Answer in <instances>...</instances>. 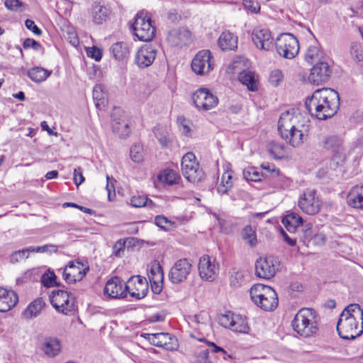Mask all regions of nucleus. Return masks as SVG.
I'll return each mask as SVG.
<instances>
[{
	"label": "nucleus",
	"instance_id": "39",
	"mask_svg": "<svg viewBox=\"0 0 363 363\" xmlns=\"http://www.w3.org/2000/svg\"><path fill=\"white\" fill-rule=\"evenodd\" d=\"M272 289V288L271 286L262 284H254L250 290V295L252 301L255 303L257 300L263 298V296L265 295L267 291H270Z\"/></svg>",
	"mask_w": 363,
	"mask_h": 363
},
{
	"label": "nucleus",
	"instance_id": "30",
	"mask_svg": "<svg viewBox=\"0 0 363 363\" xmlns=\"http://www.w3.org/2000/svg\"><path fill=\"white\" fill-rule=\"evenodd\" d=\"M155 138L162 147L170 148L174 137L166 128L155 127L153 130Z\"/></svg>",
	"mask_w": 363,
	"mask_h": 363
},
{
	"label": "nucleus",
	"instance_id": "61",
	"mask_svg": "<svg viewBox=\"0 0 363 363\" xmlns=\"http://www.w3.org/2000/svg\"><path fill=\"white\" fill-rule=\"evenodd\" d=\"M201 341H205L208 345L212 347L211 352L212 353H220L223 355V358L225 359L226 352L225 350L219 346H217L214 342L207 341L204 338L200 340Z\"/></svg>",
	"mask_w": 363,
	"mask_h": 363
},
{
	"label": "nucleus",
	"instance_id": "24",
	"mask_svg": "<svg viewBox=\"0 0 363 363\" xmlns=\"http://www.w3.org/2000/svg\"><path fill=\"white\" fill-rule=\"evenodd\" d=\"M104 294L112 298H120L126 296L127 290L122 280L117 277L109 279L104 287Z\"/></svg>",
	"mask_w": 363,
	"mask_h": 363
},
{
	"label": "nucleus",
	"instance_id": "11",
	"mask_svg": "<svg viewBox=\"0 0 363 363\" xmlns=\"http://www.w3.org/2000/svg\"><path fill=\"white\" fill-rule=\"evenodd\" d=\"M148 283L145 277L132 276L125 284V289L131 297L138 300L143 298L148 292Z\"/></svg>",
	"mask_w": 363,
	"mask_h": 363
},
{
	"label": "nucleus",
	"instance_id": "8",
	"mask_svg": "<svg viewBox=\"0 0 363 363\" xmlns=\"http://www.w3.org/2000/svg\"><path fill=\"white\" fill-rule=\"evenodd\" d=\"M280 263L272 256L260 257L255 263V274L262 279H269L279 270Z\"/></svg>",
	"mask_w": 363,
	"mask_h": 363
},
{
	"label": "nucleus",
	"instance_id": "53",
	"mask_svg": "<svg viewBox=\"0 0 363 363\" xmlns=\"http://www.w3.org/2000/svg\"><path fill=\"white\" fill-rule=\"evenodd\" d=\"M5 7L12 11H21V8L23 3L20 0H6L4 2Z\"/></svg>",
	"mask_w": 363,
	"mask_h": 363
},
{
	"label": "nucleus",
	"instance_id": "36",
	"mask_svg": "<svg viewBox=\"0 0 363 363\" xmlns=\"http://www.w3.org/2000/svg\"><path fill=\"white\" fill-rule=\"evenodd\" d=\"M233 187L232 172L225 171L220 179V184L217 186V192L220 195L227 194Z\"/></svg>",
	"mask_w": 363,
	"mask_h": 363
},
{
	"label": "nucleus",
	"instance_id": "28",
	"mask_svg": "<svg viewBox=\"0 0 363 363\" xmlns=\"http://www.w3.org/2000/svg\"><path fill=\"white\" fill-rule=\"evenodd\" d=\"M218 45L222 50H234L238 48V37L229 31H224L218 40Z\"/></svg>",
	"mask_w": 363,
	"mask_h": 363
},
{
	"label": "nucleus",
	"instance_id": "25",
	"mask_svg": "<svg viewBox=\"0 0 363 363\" xmlns=\"http://www.w3.org/2000/svg\"><path fill=\"white\" fill-rule=\"evenodd\" d=\"M18 301V296L14 291L0 287V312L9 311Z\"/></svg>",
	"mask_w": 363,
	"mask_h": 363
},
{
	"label": "nucleus",
	"instance_id": "41",
	"mask_svg": "<svg viewBox=\"0 0 363 363\" xmlns=\"http://www.w3.org/2000/svg\"><path fill=\"white\" fill-rule=\"evenodd\" d=\"M93 99L98 109H103L106 106L107 99L106 94L103 91L102 87L100 85H96L94 87Z\"/></svg>",
	"mask_w": 363,
	"mask_h": 363
},
{
	"label": "nucleus",
	"instance_id": "31",
	"mask_svg": "<svg viewBox=\"0 0 363 363\" xmlns=\"http://www.w3.org/2000/svg\"><path fill=\"white\" fill-rule=\"evenodd\" d=\"M42 349L46 355L55 357L61 351L60 341L56 337H46Z\"/></svg>",
	"mask_w": 363,
	"mask_h": 363
},
{
	"label": "nucleus",
	"instance_id": "40",
	"mask_svg": "<svg viewBox=\"0 0 363 363\" xmlns=\"http://www.w3.org/2000/svg\"><path fill=\"white\" fill-rule=\"evenodd\" d=\"M68 292L65 290L57 289L52 291L50 296V300L52 306L58 311L60 307H62V301L67 298Z\"/></svg>",
	"mask_w": 363,
	"mask_h": 363
},
{
	"label": "nucleus",
	"instance_id": "45",
	"mask_svg": "<svg viewBox=\"0 0 363 363\" xmlns=\"http://www.w3.org/2000/svg\"><path fill=\"white\" fill-rule=\"evenodd\" d=\"M244 282L243 272L238 268H233L230 272V283L231 286L238 288Z\"/></svg>",
	"mask_w": 363,
	"mask_h": 363
},
{
	"label": "nucleus",
	"instance_id": "64",
	"mask_svg": "<svg viewBox=\"0 0 363 363\" xmlns=\"http://www.w3.org/2000/svg\"><path fill=\"white\" fill-rule=\"evenodd\" d=\"M162 280H152L150 281L151 284V289L155 294H159L162 289Z\"/></svg>",
	"mask_w": 363,
	"mask_h": 363
},
{
	"label": "nucleus",
	"instance_id": "2",
	"mask_svg": "<svg viewBox=\"0 0 363 363\" xmlns=\"http://www.w3.org/2000/svg\"><path fill=\"white\" fill-rule=\"evenodd\" d=\"M310 122L301 114L289 111L282 113L278 121V131L281 137L293 147L303 143V137L309 130Z\"/></svg>",
	"mask_w": 363,
	"mask_h": 363
},
{
	"label": "nucleus",
	"instance_id": "32",
	"mask_svg": "<svg viewBox=\"0 0 363 363\" xmlns=\"http://www.w3.org/2000/svg\"><path fill=\"white\" fill-rule=\"evenodd\" d=\"M45 306V302L42 298H37L31 302L23 312V316L26 319H32L37 317Z\"/></svg>",
	"mask_w": 363,
	"mask_h": 363
},
{
	"label": "nucleus",
	"instance_id": "34",
	"mask_svg": "<svg viewBox=\"0 0 363 363\" xmlns=\"http://www.w3.org/2000/svg\"><path fill=\"white\" fill-rule=\"evenodd\" d=\"M111 52L115 59L122 60L128 57L130 51L126 43L117 42L111 47Z\"/></svg>",
	"mask_w": 363,
	"mask_h": 363
},
{
	"label": "nucleus",
	"instance_id": "10",
	"mask_svg": "<svg viewBox=\"0 0 363 363\" xmlns=\"http://www.w3.org/2000/svg\"><path fill=\"white\" fill-rule=\"evenodd\" d=\"M192 269L190 262L186 259L177 260L171 267L168 277L173 284H179L187 279Z\"/></svg>",
	"mask_w": 363,
	"mask_h": 363
},
{
	"label": "nucleus",
	"instance_id": "51",
	"mask_svg": "<svg viewBox=\"0 0 363 363\" xmlns=\"http://www.w3.org/2000/svg\"><path fill=\"white\" fill-rule=\"evenodd\" d=\"M147 197L144 195H134L131 197L130 204L135 208H141L146 205Z\"/></svg>",
	"mask_w": 363,
	"mask_h": 363
},
{
	"label": "nucleus",
	"instance_id": "50",
	"mask_svg": "<svg viewBox=\"0 0 363 363\" xmlns=\"http://www.w3.org/2000/svg\"><path fill=\"white\" fill-rule=\"evenodd\" d=\"M148 277L150 281L152 280H162L163 271L162 267L159 263L155 264L149 271Z\"/></svg>",
	"mask_w": 363,
	"mask_h": 363
},
{
	"label": "nucleus",
	"instance_id": "56",
	"mask_svg": "<svg viewBox=\"0 0 363 363\" xmlns=\"http://www.w3.org/2000/svg\"><path fill=\"white\" fill-rule=\"evenodd\" d=\"M86 54L88 57L94 59L96 61H100L102 57V51L96 47L88 48Z\"/></svg>",
	"mask_w": 363,
	"mask_h": 363
},
{
	"label": "nucleus",
	"instance_id": "59",
	"mask_svg": "<svg viewBox=\"0 0 363 363\" xmlns=\"http://www.w3.org/2000/svg\"><path fill=\"white\" fill-rule=\"evenodd\" d=\"M23 48L25 49L33 48L35 50H39L41 45L36 40L31 38H26L23 42Z\"/></svg>",
	"mask_w": 363,
	"mask_h": 363
},
{
	"label": "nucleus",
	"instance_id": "9",
	"mask_svg": "<svg viewBox=\"0 0 363 363\" xmlns=\"http://www.w3.org/2000/svg\"><path fill=\"white\" fill-rule=\"evenodd\" d=\"M320 205L321 202L314 189H306L298 201L299 208L308 215L317 213L320 211Z\"/></svg>",
	"mask_w": 363,
	"mask_h": 363
},
{
	"label": "nucleus",
	"instance_id": "26",
	"mask_svg": "<svg viewBox=\"0 0 363 363\" xmlns=\"http://www.w3.org/2000/svg\"><path fill=\"white\" fill-rule=\"evenodd\" d=\"M347 203L353 208L363 210V185H356L350 189Z\"/></svg>",
	"mask_w": 363,
	"mask_h": 363
},
{
	"label": "nucleus",
	"instance_id": "35",
	"mask_svg": "<svg viewBox=\"0 0 363 363\" xmlns=\"http://www.w3.org/2000/svg\"><path fill=\"white\" fill-rule=\"evenodd\" d=\"M51 73V71H48L43 67H35L28 71V76L32 81L40 83L45 81Z\"/></svg>",
	"mask_w": 363,
	"mask_h": 363
},
{
	"label": "nucleus",
	"instance_id": "5",
	"mask_svg": "<svg viewBox=\"0 0 363 363\" xmlns=\"http://www.w3.org/2000/svg\"><path fill=\"white\" fill-rule=\"evenodd\" d=\"M133 33L141 41H150L155 35V28L151 17L144 11H139L130 26Z\"/></svg>",
	"mask_w": 363,
	"mask_h": 363
},
{
	"label": "nucleus",
	"instance_id": "46",
	"mask_svg": "<svg viewBox=\"0 0 363 363\" xmlns=\"http://www.w3.org/2000/svg\"><path fill=\"white\" fill-rule=\"evenodd\" d=\"M242 238L251 247H254L257 244V236L255 230L251 225H246L242 230Z\"/></svg>",
	"mask_w": 363,
	"mask_h": 363
},
{
	"label": "nucleus",
	"instance_id": "29",
	"mask_svg": "<svg viewBox=\"0 0 363 363\" xmlns=\"http://www.w3.org/2000/svg\"><path fill=\"white\" fill-rule=\"evenodd\" d=\"M282 223L289 232L294 233L303 224V220L298 213L292 212L283 218Z\"/></svg>",
	"mask_w": 363,
	"mask_h": 363
},
{
	"label": "nucleus",
	"instance_id": "19",
	"mask_svg": "<svg viewBox=\"0 0 363 363\" xmlns=\"http://www.w3.org/2000/svg\"><path fill=\"white\" fill-rule=\"evenodd\" d=\"M331 74V69L328 64L323 61L316 62L311 68L308 77L310 82L320 84L328 80Z\"/></svg>",
	"mask_w": 363,
	"mask_h": 363
},
{
	"label": "nucleus",
	"instance_id": "22",
	"mask_svg": "<svg viewBox=\"0 0 363 363\" xmlns=\"http://www.w3.org/2000/svg\"><path fill=\"white\" fill-rule=\"evenodd\" d=\"M148 340L154 346L162 347L167 350H174L177 347V340L169 333H160L147 334Z\"/></svg>",
	"mask_w": 363,
	"mask_h": 363
},
{
	"label": "nucleus",
	"instance_id": "58",
	"mask_svg": "<svg viewBox=\"0 0 363 363\" xmlns=\"http://www.w3.org/2000/svg\"><path fill=\"white\" fill-rule=\"evenodd\" d=\"M209 352L208 350H201L196 357V363H212L209 358Z\"/></svg>",
	"mask_w": 363,
	"mask_h": 363
},
{
	"label": "nucleus",
	"instance_id": "16",
	"mask_svg": "<svg viewBox=\"0 0 363 363\" xmlns=\"http://www.w3.org/2000/svg\"><path fill=\"white\" fill-rule=\"evenodd\" d=\"M191 69L197 74H203L213 69L211 53L208 50L199 51L191 62Z\"/></svg>",
	"mask_w": 363,
	"mask_h": 363
},
{
	"label": "nucleus",
	"instance_id": "20",
	"mask_svg": "<svg viewBox=\"0 0 363 363\" xmlns=\"http://www.w3.org/2000/svg\"><path fill=\"white\" fill-rule=\"evenodd\" d=\"M157 50L152 45H145L137 52L135 62L140 68L150 66L156 57Z\"/></svg>",
	"mask_w": 363,
	"mask_h": 363
},
{
	"label": "nucleus",
	"instance_id": "54",
	"mask_svg": "<svg viewBox=\"0 0 363 363\" xmlns=\"http://www.w3.org/2000/svg\"><path fill=\"white\" fill-rule=\"evenodd\" d=\"M155 223L164 230H167L171 225V222L164 216H157L155 218Z\"/></svg>",
	"mask_w": 363,
	"mask_h": 363
},
{
	"label": "nucleus",
	"instance_id": "57",
	"mask_svg": "<svg viewBox=\"0 0 363 363\" xmlns=\"http://www.w3.org/2000/svg\"><path fill=\"white\" fill-rule=\"evenodd\" d=\"M73 180L77 186H79L84 181V177L82 174V169L77 167L74 169Z\"/></svg>",
	"mask_w": 363,
	"mask_h": 363
},
{
	"label": "nucleus",
	"instance_id": "7",
	"mask_svg": "<svg viewBox=\"0 0 363 363\" xmlns=\"http://www.w3.org/2000/svg\"><path fill=\"white\" fill-rule=\"evenodd\" d=\"M276 48L280 56L286 59H292L299 51V44L294 35L283 33L277 38Z\"/></svg>",
	"mask_w": 363,
	"mask_h": 363
},
{
	"label": "nucleus",
	"instance_id": "44",
	"mask_svg": "<svg viewBox=\"0 0 363 363\" xmlns=\"http://www.w3.org/2000/svg\"><path fill=\"white\" fill-rule=\"evenodd\" d=\"M268 151L276 160L282 159L285 155L284 145L276 142H272L269 144Z\"/></svg>",
	"mask_w": 363,
	"mask_h": 363
},
{
	"label": "nucleus",
	"instance_id": "13",
	"mask_svg": "<svg viewBox=\"0 0 363 363\" xmlns=\"http://www.w3.org/2000/svg\"><path fill=\"white\" fill-rule=\"evenodd\" d=\"M220 323L223 327L235 333H247L250 330L245 318L240 315L231 313L223 315L220 318Z\"/></svg>",
	"mask_w": 363,
	"mask_h": 363
},
{
	"label": "nucleus",
	"instance_id": "6",
	"mask_svg": "<svg viewBox=\"0 0 363 363\" xmlns=\"http://www.w3.org/2000/svg\"><path fill=\"white\" fill-rule=\"evenodd\" d=\"M182 172L184 177L191 183L200 182L204 176L193 152H187L183 156Z\"/></svg>",
	"mask_w": 363,
	"mask_h": 363
},
{
	"label": "nucleus",
	"instance_id": "60",
	"mask_svg": "<svg viewBox=\"0 0 363 363\" xmlns=\"http://www.w3.org/2000/svg\"><path fill=\"white\" fill-rule=\"evenodd\" d=\"M28 257L26 255V252L24 250V249H22L13 252L11 256V260L12 262H17L19 260L26 259Z\"/></svg>",
	"mask_w": 363,
	"mask_h": 363
},
{
	"label": "nucleus",
	"instance_id": "52",
	"mask_svg": "<svg viewBox=\"0 0 363 363\" xmlns=\"http://www.w3.org/2000/svg\"><path fill=\"white\" fill-rule=\"evenodd\" d=\"M130 155L133 161L140 162L143 160L142 147L140 145H134L130 148Z\"/></svg>",
	"mask_w": 363,
	"mask_h": 363
},
{
	"label": "nucleus",
	"instance_id": "1",
	"mask_svg": "<svg viewBox=\"0 0 363 363\" xmlns=\"http://www.w3.org/2000/svg\"><path fill=\"white\" fill-rule=\"evenodd\" d=\"M305 106L312 117L326 120L337 112L340 106L339 94L330 88L317 89L311 96L306 98Z\"/></svg>",
	"mask_w": 363,
	"mask_h": 363
},
{
	"label": "nucleus",
	"instance_id": "18",
	"mask_svg": "<svg viewBox=\"0 0 363 363\" xmlns=\"http://www.w3.org/2000/svg\"><path fill=\"white\" fill-rule=\"evenodd\" d=\"M111 13V8L101 1H94L89 10L91 21L95 25H101L109 21Z\"/></svg>",
	"mask_w": 363,
	"mask_h": 363
},
{
	"label": "nucleus",
	"instance_id": "47",
	"mask_svg": "<svg viewBox=\"0 0 363 363\" xmlns=\"http://www.w3.org/2000/svg\"><path fill=\"white\" fill-rule=\"evenodd\" d=\"M243 177L247 181L258 182L262 179V174L254 167H248L243 170Z\"/></svg>",
	"mask_w": 363,
	"mask_h": 363
},
{
	"label": "nucleus",
	"instance_id": "37",
	"mask_svg": "<svg viewBox=\"0 0 363 363\" xmlns=\"http://www.w3.org/2000/svg\"><path fill=\"white\" fill-rule=\"evenodd\" d=\"M323 57V52L318 45H310L305 53V60L309 64L318 62Z\"/></svg>",
	"mask_w": 363,
	"mask_h": 363
},
{
	"label": "nucleus",
	"instance_id": "38",
	"mask_svg": "<svg viewBox=\"0 0 363 363\" xmlns=\"http://www.w3.org/2000/svg\"><path fill=\"white\" fill-rule=\"evenodd\" d=\"M157 178L159 181L164 184L173 185L179 182L180 176L174 170L167 169L159 174Z\"/></svg>",
	"mask_w": 363,
	"mask_h": 363
},
{
	"label": "nucleus",
	"instance_id": "43",
	"mask_svg": "<svg viewBox=\"0 0 363 363\" xmlns=\"http://www.w3.org/2000/svg\"><path fill=\"white\" fill-rule=\"evenodd\" d=\"M62 303V307L59 308L58 312L66 315H71L76 311L74 297L69 293L67 294V298L64 299Z\"/></svg>",
	"mask_w": 363,
	"mask_h": 363
},
{
	"label": "nucleus",
	"instance_id": "33",
	"mask_svg": "<svg viewBox=\"0 0 363 363\" xmlns=\"http://www.w3.org/2000/svg\"><path fill=\"white\" fill-rule=\"evenodd\" d=\"M239 80L247 87L249 91H255L257 90L258 82L254 72L245 70L242 72L240 74Z\"/></svg>",
	"mask_w": 363,
	"mask_h": 363
},
{
	"label": "nucleus",
	"instance_id": "12",
	"mask_svg": "<svg viewBox=\"0 0 363 363\" xmlns=\"http://www.w3.org/2000/svg\"><path fill=\"white\" fill-rule=\"evenodd\" d=\"M192 100L199 111H208L214 108L218 101V98L205 88L196 90L192 95Z\"/></svg>",
	"mask_w": 363,
	"mask_h": 363
},
{
	"label": "nucleus",
	"instance_id": "3",
	"mask_svg": "<svg viewBox=\"0 0 363 363\" xmlns=\"http://www.w3.org/2000/svg\"><path fill=\"white\" fill-rule=\"evenodd\" d=\"M337 331L345 340H354L363 333V310L359 304L347 306L340 315Z\"/></svg>",
	"mask_w": 363,
	"mask_h": 363
},
{
	"label": "nucleus",
	"instance_id": "4",
	"mask_svg": "<svg viewBox=\"0 0 363 363\" xmlns=\"http://www.w3.org/2000/svg\"><path fill=\"white\" fill-rule=\"evenodd\" d=\"M315 312L308 308L300 309L291 321L293 330L300 335L310 337L317 331Z\"/></svg>",
	"mask_w": 363,
	"mask_h": 363
},
{
	"label": "nucleus",
	"instance_id": "55",
	"mask_svg": "<svg viewBox=\"0 0 363 363\" xmlns=\"http://www.w3.org/2000/svg\"><path fill=\"white\" fill-rule=\"evenodd\" d=\"M283 74L281 70L274 69L271 72L269 81L273 86H277L279 83L282 80Z\"/></svg>",
	"mask_w": 363,
	"mask_h": 363
},
{
	"label": "nucleus",
	"instance_id": "48",
	"mask_svg": "<svg viewBox=\"0 0 363 363\" xmlns=\"http://www.w3.org/2000/svg\"><path fill=\"white\" fill-rule=\"evenodd\" d=\"M57 277L53 272L48 271L43 274L41 277V282L44 286L50 288L54 286H58L56 282Z\"/></svg>",
	"mask_w": 363,
	"mask_h": 363
},
{
	"label": "nucleus",
	"instance_id": "62",
	"mask_svg": "<svg viewBox=\"0 0 363 363\" xmlns=\"http://www.w3.org/2000/svg\"><path fill=\"white\" fill-rule=\"evenodd\" d=\"M25 26L27 29L31 30L34 34L40 35L42 33V30L35 25L33 20L27 19L25 21Z\"/></svg>",
	"mask_w": 363,
	"mask_h": 363
},
{
	"label": "nucleus",
	"instance_id": "63",
	"mask_svg": "<svg viewBox=\"0 0 363 363\" xmlns=\"http://www.w3.org/2000/svg\"><path fill=\"white\" fill-rule=\"evenodd\" d=\"M326 241V237L323 233L313 235L311 242L315 245H323Z\"/></svg>",
	"mask_w": 363,
	"mask_h": 363
},
{
	"label": "nucleus",
	"instance_id": "21",
	"mask_svg": "<svg viewBox=\"0 0 363 363\" xmlns=\"http://www.w3.org/2000/svg\"><path fill=\"white\" fill-rule=\"evenodd\" d=\"M167 40L172 46L182 47L190 43L191 32L184 27L172 28L169 31Z\"/></svg>",
	"mask_w": 363,
	"mask_h": 363
},
{
	"label": "nucleus",
	"instance_id": "23",
	"mask_svg": "<svg viewBox=\"0 0 363 363\" xmlns=\"http://www.w3.org/2000/svg\"><path fill=\"white\" fill-rule=\"evenodd\" d=\"M322 146L323 148L333 152L334 157H338L340 160H345V153L343 142L338 136L334 135L324 136L322 140Z\"/></svg>",
	"mask_w": 363,
	"mask_h": 363
},
{
	"label": "nucleus",
	"instance_id": "15",
	"mask_svg": "<svg viewBox=\"0 0 363 363\" xmlns=\"http://www.w3.org/2000/svg\"><path fill=\"white\" fill-rule=\"evenodd\" d=\"M89 270V267H84L82 262L70 261L65 267L62 277L67 283L72 284L82 280Z\"/></svg>",
	"mask_w": 363,
	"mask_h": 363
},
{
	"label": "nucleus",
	"instance_id": "17",
	"mask_svg": "<svg viewBox=\"0 0 363 363\" xmlns=\"http://www.w3.org/2000/svg\"><path fill=\"white\" fill-rule=\"evenodd\" d=\"M251 38L255 45L259 50L269 51L273 47V38L268 28H255L252 32Z\"/></svg>",
	"mask_w": 363,
	"mask_h": 363
},
{
	"label": "nucleus",
	"instance_id": "14",
	"mask_svg": "<svg viewBox=\"0 0 363 363\" xmlns=\"http://www.w3.org/2000/svg\"><path fill=\"white\" fill-rule=\"evenodd\" d=\"M198 269L203 280L212 281L218 274L219 266L214 258L203 255L199 259Z\"/></svg>",
	"mask_w": 363,
	"mask_h": 363
},
{
	"label": "nucleus",
	"instance_id": "49",
	"mask_svg": "<svg viewBox=\"0 0 363 363\" xmlns=\"http://www.w3.org/2000/svg\"><path fill=\"white\" fill-rule=\"evenodd\" d=\"M350 54L352 59L357 62H359L363 60V50L361 46L357 43H352L350 46Z\"/></svg>",
	"mask_w": 363,
	"mask_h": 363
},
{
	"label": "nucleus",
	"instance_id": "42",
	"mask_svg": "<svg viewBox=\"0 0 363 363\" xmlns=\"http://www.w3.org/2000/svg\"><path fill=\"white\" fill-rule=\"evenodd\" d=\"M312 226L311 223H306L297 230L301 233L299 235L300 240L306 246H308L311 242L313 236Z\"/></svg>",
	"mask_w": 363,
	"mask_h": 363
},
{
	"label": "nucleus",
	"instance_id": "27",
	"mask_svg": "<svg viewBox=\"0 0 363 363\" xmlns=\"http://www.w3.org/2000/svg\"><path fill=\"white\" fill-rule=\"evenodd\" d=\"M255 304L264 311L275 309L278 306V296L274 289H272L270 291H267L263 298L257 300Z\"/></svg>",
	"mask_w": 363,
	"mask_h": 363
}]
</instances>
